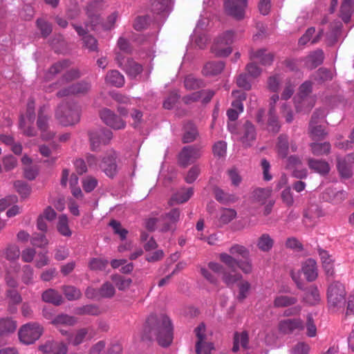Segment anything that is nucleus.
I'll return each instance as SVG.
<instances>
[{"instance_id": "obj_22", "label": "nucleus", "mask_w": 354, "mask_h": 354, "mask_svg": "<svg viewBox=\"0 0 354 354\" xmlns=\"http://www.w3.org/2000/svg\"><path fill=\"white\" fill-rule=\"evenodd\" d=\"M49 117L43 113L41 109L39 110L38 118L37 120V128L41 131V136L43 140H48L54 137V133L48 131Z\"/></svg>"}, {"instance_id": "obj_53", "label": "nucleus", "mask_w": 354, "mask_h": 354, "mask_svg": "<svg viewBox=\"0 0 354 354\" xmlns=\"http://www.w3.org/2000/svg\"><path fill=\"white\" fill-rule=\"evenodd\" d=\"M236 216V212L234 209L226 208L221 210L219 221L222 224L230 223Z\"/></svg>"}, {"instance_id": "obj_50", "label": "nucleus", "mask_w": 354, "mask_h": 354, "mask_svg": "<svg viewBox=\"0 0 354 354\" xmlns=\"http://www.w3.org/2000/svg\"><path fill=\"white\" fill-rule=\"evenodd\" d=\"M270 196V192L263 188H257L252 192V198L259 204H264Z\"/></svg>"}, {"instance_id": "obj_20", "label": "nucleus", "mask_w": 354, "mask_h": 354, "mask_svg": "<svg viewBox=\"0 0 354 354\" xmlns=\"http://www.w3.org/2000/svg\"><path fill=\"white\" fill-rule=\"evenodd\" d=\"M307 163L310 169L321 176H325L330 172V165L328 162L324 160L309 158L307 160Z\"/></svg>"}, {"instance_id": "obj_19", "label": "nucleus", "mask_w": 354, "mask_h": 354, "mask_svg": "<svg viewBox=\"0 0 354 354\" xmlns=\"http://www.w3.org/2000/svg\"><path fill=\"white\" fill-rule=\"evenodd\" d=\"M324 59V53L322 49H317L310 53L303 59L304 66L309 70H313L321 65Z\"/></svg>"}, {"instance_id": "obj_3", "label": "nucleus", "mask_w": 354, "mask_h": 354, "mask_svg": "<svg viewBox=\"0 0 354 354\" xmlns=\"http://www.w3.org/2000/svg\"><path fill=\"white\" fill-rule=\"evenodd\" d=\"M346 290L344 285L339 281L332 283L328 288L327 298L330 308H339L344 306Z\"/></svg>"}, {"instance_id": "obj_24", "label": "nucleus", "mask_w": 354, "mask_h": 354, "mask_svg": "<svg viewBox=\"0 0 354 354\" xmlns=\"http://www.w3.org/2000/svg\"><path fill=\"white\" fill-rule=\"evenodd\" d=\"M250 59H258L259 62L263 66H270L274 61V55L270 53H266V50L264 48L259 49L257 50H250Z\"/></svg>"}, {"instance_id": "obj_2", "label": "nucleus", "mask_w": 354, "mask_h": 354, "mask_svg": "<svg viewBox=\"0 0 354 354\" xmlns=\"http://www.w3.org/2000/svg\"><path fill=\"white\" fill-rule=\"evenodd\" d=\"M55 118L63 126H70L80 121V110L72 103H62L55 112Z\"/></svg>"}, {"instance_id": "obj_30", "label": "nucleus", "mask_w": 354, "mask_h": 354, "mask_svg": "<svg viewBox=\"0 0 354 354\" xmlns=\"http://www.w3.org/2000/svg\"><path fill=\"white\" fill-rule=\"evenodd\" d=\"M274 244V239L268 233L262 234L257 241V246L259 250L263 252H270Z\"/></svg>"}, {"instance_id": "obj_36", "label": "nucleus", "mask_w": 354, "mask_h": 354, "mask_svg": "<svg viewBox=\"0 0 354 354\" xmlns=\"http://www.w3.org/2000/svg\"><path fill=\"white\" fill-rule=\"evenodd\" d=\"M298 301L295 297L288 295L277 296L274 300V306L276 308H284L295 305Z\"/></svg>"}, {"instance_id": "obj_41", "label": "nucleus", "mask_w": 354, "mask_h": 354, "mask_svg": "<svg viewBox=\"0 0 354 354\" xmlns=\"http://www.w3.org/2000/svg\"><path fill=\"white\" fill-rule=\"evenodd\" d=\"M52 323L55 325H65V326H73L77 323V319L66 314H60L56 316L52 321Z\"/></svg>"}, {"instance_id": "obj_4", "label": "nucleus", "mask_w": 354, "mask_h": 354, "mask_svg": "<svg viewBox=\"0 0 354 354\" xmlns=\"http://www.w3.org/2000/svg\"><path fill=\"white\" fill-rule=\"evenodd\" d=\"M234 32L227 30L218 37L212 47V52L218 57H227L232 53L230 45L233 42Z\"/></svg>"}, {"instance_id": "obj_52", "label": "nucleus", "mask_w": 354, "mask_h": 354, "mask_svg": "<svg viewBox=\"0 0 354 354\" xmlns=\"http://www.w3.org/2000/svg\"><path fill=\"white\" fill-rule=\"evenodd\" d=\"M84 47L86 48L90 52L98 51L97 40L91 35H88L82 38Z\"/></svg>"}, {"instance_id": "obj_48", "label": "nucleus", "mask_w": 354, "mask_h": 354, "mask_svg": "<svg viewBox=\"0 0 354 354\" xmlns=\"http://www.w3.org/2000/svg\"><path fill=\"white\" fill-rule=\"evenodd\" d=\"M111 279L120 290L128 289L132 283L131 279L119 274L113 275Z\"/></svg>"}, {"instance_id": "obj_29", "label": "nucleus", "mask_w": 354, "mask_h": 354, "mask_svg": "<svg viewBox=\"0 0 354 354\" xmlns=\"http://www.w3.org/2000/svg\"><path fill=\"white\" fill-rule=\"evenodd\" d=\"M302 271L308 281H313L317 277V265L315 261L308 259L302 267Z\"/></svg>"}, {"instance_id": "obj_54", "label": "nucleus", "mask_w": 354, "mask_h": 354, "mask_svg": "<svg viewBox=\"0 0 354 354\" xmlns=\"http://www.w3.org/2000/svg\"><path fill=\"white\" fill-rule=\"evenodd\" d=\"M109 263L108 260L100 258H92L89 261L88 267L91 270H104Z\"/></svg>"}, {"instance_id": "obj_5", "label": "nucleus", "mask_w": 354, "mask_h": 354, "mask_svg": "<svg viewBox=\"0 0 354 354\" xmlns=\"http://www.w3.org/2000/svg\"><path fill=\"white\" fill-rule=\"evenodd\" d=\"M42 333V328L36 322H30L23 325L19 330V338L24 344H33Z\"/></svg>"}, {"instance_id": "obj_21", "label": "nucleus", "mask_w": 354, "mask_h": 354, "mask_svg": "<svg viewBox=\"0 0 354 354\" xmlns=\"http://www.w3.org/2000/svg\"><path fill=\"white\" fill-rule=\"evenodd\" d=\"M342 24L339 21H334L330 24L329 30L326 34V40L328 46L335 45L341 35Z\"/></svg>"}, {"instance_id": "obj_38", "label": "nucleus", "mask_w": 354, "mask_h": 354, "mask_svg": "<svg viewBox=\"0 0 354 354\" xmlns=\"http://www.w3.org/2000/svg\"><path fill=\"white\" fill-rule=\"evenodd\" d=\"M184 85L187 90H196L203 87L204 82L202 80L196 77L192 74H190L185 77Z\"/></svg>"}, {"instance_id": "obj_7", "label": "nucleus", "mask_w": 354, "mask_h": 354, "mask_svg": "<svg viewBox=\"0 0 354 354\" xmlns=\"http://www.w3.org/2000/svg\"><path fill=\"white\" fill-rule=\"evenodd\" d=\"M247 5V0H225L224 10L227 15L240 21L245 17Z\"/></svg>"}, {"instance_id": "obj_25", "label": "nucleus", "mask_w": 354, "mask_h": 354, "mask_svg": "<svg viewBox=\"0 0 354 354\" xmlns=\"http://www.w3.org/2000/svg\"><path fill=\"white\" fill-rule=\"evenodd\" d=\"M308 134L313 140L321 141L326 138L328 133L324 126L319 123H309Z\"/></svg>"}, {"instance_id": "obj_39", "label": "nucleus", "mask_w": 354, "mask_h": 354, "mask_svg": "<svg viewBox=\"0 0 354 354\" xmlns=\"http://www.w3.org/2000/svg\"><path fill=\"white\" fill-rule=\"evenodd\" d=\"M353 12L352 0H343L340 7V17L344 22L348 23Z\"/></svg>"}, {"instance_id": "obj_17", "label": "nucleus", "mask_w": 354, "mask_h": 354, "mask_svg": "<svg viewBox=\"0 0 354 354\" xmlns=\"http://www.w3.org/2000/svg\"><path fill=\"white\" fill-rule=\"evenodd\" d=\"M39 350L45 354H66L68 348L64 342L48 340L39 346Z\"/></svg>"}, {"instance_id": "obj_26", "label": "nucleus", "mask_w": 354, "mask_h": 354, "mask_svg": "<svg viewBox=\"0 0 354 354\" xmlns=\"http://www.w3.org/2000/svg\"><path fill=\"white\" fill-rule=\"evenodd\" d=\"M311 153L316 156H328L331 151L329 142H319L317 141L309 144Z\"/></svg>"}, {"instance_id": "obj_64", "label": "nucleus", "mask_w": 354, "mask_h": 354, "mask_svg": "<svg viewBox=\"0 0 354 354\" xmlns=\"http://www.w3.org/2000/svg\"><path fill=\"white\" fill-rule=\"evenodd\" d=\"M309 351L310 346L304 342H298L291 350L292 354H308Z\"/></svg>"}, {"instance_id": "obj_11", "label": "nucleus", "mask_w": 354, "mask_h": 354, "mask_svg": "<svg viewBox=\"0 0 354 354\" xmlns=\"http://www.w3.org/2000/svg\"><path fill=\"white\" fill-rule=\"evenodd\" d=\"M90 89L91 84L83 80L59 90L57 93V96L62 97L71 95H85L90 91Z\"/></svg>"}, {"instance_id": "obj_35", "label": "nucleus", "mask_w": 354, "mask_h": 354, "mask_svg": "<svg viewBox=\"0 0 354 354\" xmlns=\"http://www.w3.org/2000/svg\"><path fill=\"white\" fill-rule=\"evenodd\" d=\"M106 82L114 86L121 87L124 83V78L119 71L113 70L106 74Z\"/></svg>"}, {"instance_id": "obj_47", "label": "nucleus", "mask_w": 354, "mask_h": 354, "mask_svg": "<svg viewBox=\"0 0 354 354\" xmlns=\"http://www.w3.org/2000/svg\"><path fill=\"white\" fill-rule=\"evenodd\" d=\"M62 291L66 298L69 301L77 300L82 296L80 290L73 286H62Z\"/></svg>"}, {"instance_id": "obj_62", "label": "nucleus", "mask_w": 354, "mask_h": 354, "mask_svg": "<svg viewBox=\"0 0 354 354\" xmlns=\"http://www.w3.org/2000/svg\"><path fill=\"white\" fill-rule=\"evenodd\" d=\"M231 254L240 255L242 258H248L250 256L249 250L244 246L235 244L230 248Z\"/></svg>"}, {"instance_id": "obj_8", "label": "nucleus", "mask_w": 354, "mask_h": 354, "mask_svg": "<svg viewBox=\"0 0 354 354\" xmlns=\"http://www.w3.org/2000/svg\"><path fill=\"white\" fill-rule=\"evenodd\" d=\"M202 156V149L197 145L184 147L178 154V163L183 167L194 162Z\"/></svg>"}, {"instance_id": "obj_37", "label": "nucleus", "mask_w": 354, "mask_h": 354, "mask_svg": "<svg viewBox=\"0 0 354 354\" xmlns=\"http://www.w3.org/2000/svg\"><path fill=\"white\" fill-rule=\"evenodd\" d=\"M194 192L192 188H188L187 189H182L173 195L171 199V204L173 205V202L176 203H183L187 202L190 197L192 196Z\"/></svg>"}, {"instance_id": "obj_12", "label": "nucleus", "mask_w": 354, "mask_h": 354, "mask_svg": "<svg viewBox=\"0 0 354 354\" xmlns=\"http://www.w3.org/2000/svg\"><path fill=\"white\" fill-rule=\"evenodd\" d=\"M100 116L107 126L113 129H122L126 127V122L109 109H102L100 113Z\"/></svg>"}, {"instance_id": "obj_34", "label": "nucleus", "mask_w": 354, "mask_h": 354, "mask_svg": "<svg viewBox=\"0 0 354 354\" xmlns=\"http://www.w3.org/2000/svg\"><path fill=\"white\" fill-rule=\"evenodd\" d=\"M337 169L341 176L344 178H350L353 176L351 166L346 158H337Z\"/></svg>"}, {"instance_id": "obj_51", "label": "nucleus", "mask_w": 354, "mask_h": 354, "mask_svg": "<svg viewBox=\"0 0 354 354\" xmlns=\"http://www.w3.org/2000/svg\"><path fill=\"white\" fill-rule=\"evenodd\" d=\"M36 24L43 37H47L52 32L53 27L50 22L43 19H38L36 21Z\"/></svg>"}, {"instance_id": "obj_33", "label": "nucleus", "mask_w": 354, "mask_h": 354, "mask_svg": "<svg viewBox=\"0 0 354 354\" xmlns=\"http://www.w3.org/2000/svg\"><path fill=\"white\" fill-rule=\"evenodd\" d=\"M69 64L70 62L67 59L59 61L54 64L46 73L44 77L45 80L46 81L52 80L55 75L61 73L64 68H66L69 66Z\"/></svg>"}, {"instance_id": "obj_16", "label": "nucleus", "mask_w": 354, "mask_h": 354, "mask_svg": "<svg viewBox=\"0 0 354 354\" xmlns=\"http://www.w3.org/2000/svg\"><path fill=\"white\" fill-rule=\"evenodd\" d=\"M116 59L119 66L132 77H136L142 71V65L138 64L132 59L128 58L126 61L124 59L122 61V58H120V55L118 54L116 56Z\"/></svg>"}, {"instance_id": "obj_40", "label": "nucleus", "mask_w": 354, "mask_h": 354, "mask_svg": "<svg viewBox=\"0 0 354 354\" xmlns=\"http://www.w3.org/2000/svg\"><path fill=\"white\" fill-rule=\"evenodd\" d=\"M17 328V324L11 319H0V335L13 333Z\"/></svg>"}, {"instance_id": "obj_55", "label": "nucleus", "mask_w": 354, "mask_h": 354, "mask_svg": "<svg viewBox=\"0 0 354 354\" xmlns=\"http://www.w3.org/2000/svg\"><path fill=\"white\" fill-rule=\"evenodd\" d=\"M306 328V335L309 337H314L317 335V327L313 315L308 313L306 315V322L304 327Z\"/></svg>"}, {"instance_id": "obj_31", "label": "nucleus", "mask_w": 354, "mask_h": 354, "mask_svg": "<svg viewBox=\"0 0 354 354\" xmlns=\"http://www.w3.org/2000/svg\"><path fill=\"white\" fill-rule=\"evenodd\" d=\"M224 66L225 64L223 62H209L205 65L203 73L206 76L216 75L222 72Z\"/></svg>"}, {"instance_id": "obj_59", "label": "nucleus", "mask_w": 354, "mask_h": 354, "mask_svg": "<svg viewBox=\"0 0 354 354\" xmlns=\"http://www.w3.org/2000/svg\"><path fill=\"white\" fill-rule=\"evenodd\" d=\"M236 84L239 87L250 91L252 88L250 77L247 73H241L236 78Z\"/></svg>"}, {"instance_id": "obj_60", "label": "nucleus", "mask_w": 354, "mask_h": 354, "mask_svg": "<svg viewBox=\"0 0 354 354\" xmlns=\"http://www.w3.org/2000/svg\"><path fill=\"white\" fill-rule=\"evenodd\" d=\"M109 225L113 228L114 233L120 236L121 240L126 239L128 231L122 227L119 221L113 219L110 221Z\"/></svg>"}, {"instance_id": "obj_58", "label": "nucleus", "mask_w": 354, "mask_h": 354, "mask_svg": "<svg viewBox=\"0 0 354 354\" xmlns=\"http://www.w3.org/2000/svg\"><path fill=\"white\" fill-rule=\"evenodd\" d=\"M220 260L230 268L232 271H235L239 259L227 253H221L220 254Z\"/></svg>"}, {"instance_id": "obj_6", "label": "nucleus", "mask_w": 354, "mask_h": 354, "mask_svg": "<svg viewBox=\"0 0 354 354\" xmlns=\"http://www.w3.org/2000/svg\"><path fill=\"white\" fill-rule=\"evenodd\" d=\"M89 140L91 148L93 151L100 149L101 145H108L113 138V133L111 130L101 128L89 131Z\"/></svg>"}, {"instance_id": "obj_45", "label": "nucleus", "mask_w": 354, "mask_h": 354, "mask_svg": "<svg viewBox=\"0 0 354 354\" xmlns=\"http://www.w3.org/2000/svg\"><path fill=\"white\" fill-rule=\"evenodd\" d=\"M196 335L198 338V341L196 344V352L197 354H205V352L201 350V344L203 342L206 338L205 332V326L203 323L198 325L196 329Z\"/></svg>"}, {"instance_id": "obj_57", "label": "nucleus", "mask_w": 354, "mask_h": 354, "mask_svg": "<svg viewBox=\"0 0 354 354\" xmlns=\"http://www.w3.org/2000/svg\"><path fill=\"white\" fill-rule=\"evenodd\" d=\"M245 71L250 78L256 79L261 75L262 69L255 62H251L246 65Z\"/></svg>"}, {"instance_id": "obj_13", "label": "nucleus", "mask_w": 354, "mask_h": 354, "mask_svg": "<svg viewBox=\"0 0 354 354\" xmlns=\"http://www.w3.org/2000/svg\"><path fill=\"white\" fill-rule=\"evenodd\" d=\"M95 331L92 327L82 328L75 333L68 334L67 341L73 346H78L86 340H91L95 336Z\"/></svg>"}, {"instance_id": "obj_42", "label": "nucleus", "mask_w": 354, "mask_h": 354, "mask_svg": "<svg viewBox=\"0 0 354 354\" xmlns=\"http://www.w3.org/2000/svg\"><path fill=\"white\" fill-rule=\"evenodd\" d=\"M75 313L79 315H88L96 316L100 314V310L97 305L88 304L77 308Z\"/></svg>"}, {"instance_id": "obj_23", "label": "nucleus", "mask_w": 354, "mask_h": 354, "mask_svg": "<svg viewBox=\"0 0 354 354\" xmlns=\"http://www.w3.org/2000/svg\"><path fill=\"white\" fill-rule=\"evenodd\" d=\"M242 136L241 140L244 145L249 147L251 142L256 139V129L254 125L249 120H246L241 127Z\"/></svg>"}, {"instance_id": "obj_10", "label": "nucleus", "mask_w": 354, "mask_h": 354, "mask_svg": "<svg viewBox=\"0 0 354 354\" xmlns=\"http://www.w3.org/2000/svg\"><path fill=\"white\" fill-rule=\"evenodd\" d=\"M278 329L283 335H290L295 331H301L304 329V323L300 318H289L282 319L279 322Z\"/></svg>"}, {"instance_id": "obj_44", "label": "nucleus", "mask_w": 354, "mask_h": 354, "mask_svg": "<svg viewBox=\"0 0 354 354\" xmlns=\"http://www.w3.org/2000/svg\"><path fill=\"white\" fill-rule=\"evenodd\" d=\"M57 228L58 232L64 236H71L72 232L68 227V221L66 215L63 214L59 217Z\"/></svg>"}, {"instance_id": "obj_28", "label": "nucleus", "mask_w": 354, "mask_h": 354, "mask_svg": "<svg viewBox=\"0 0 354 354\" xmlns=\"http://www.w3.org/2000/svg\"><path fill=\"white\" fill-rule=\"evenodd\" d=\"M42 300L47 303L59 306L63 302L62 296L55 289L49 288L45 290L41 295Z\"/></svg>"}, {"instance_id": "obj_43", "label": "nucleus", "mask_w": 354, "mask_h": 354, "mask_svg": "<svg viewBox=\"0 0 354 354\" xmlns=\"http://www.w3.org/2000/svg\"><path fill=\"white\" fill-rule=\"evenodd\" d=\"M86 14L88 19L85 22V26L91 27L92 30H96L97 27L102 24L100 16L89 10H87Z\"/></svg>"}, {"instance_id": "obj_18", "label": "nucleus", "mask_w": 354, "mask_h": 354, "mask_svg": "<svg viewBox=\"0 0 354 354\" xmlns=\"http://www.w3.org/2000/svg\"><path fill=\"white\" fill-rule=\"evenodd\" d=\"M289 147H290L291 151L295 152L297 149V145L295 142L291 140L290 142L288 141V137L287 135L281 134L277 138V149L279 156L281 158H285L288 154Z\"/></svg>"}, {"instance_id": "obj_32", "label": "nucleus", "mask_w": 354, "mask_h": 354, "mask_svg": "<svg viewBox=\"0 0 354 354\" xmlns=\"http://www.w3.org/2000/svg\"><path fill=\"white\" fill-rule=\"evenodd\" d=\"M304 301L310 306L317 305L319 302L320 295L317 286H311L306 289Z\"/></svg>"}, {"instance_id": "obj_56", "label": "nucleus", "mask_w": 354, "mask_h": 354, "mask_svg": "<svg viewBox=\"0 0 354 354\" xmlns=\"http://www.w3.org/2000/svg\"><path fill=\"white\" fill-rule=\"evenodd\" d=\"M30 243L33 246L44 248L48 244V241L44 234L35 233L30 239Z\"/></svg>"}, {"instance_id": "obj_15", "label": "nucleus", "mask_w": 354, "mask_h": 354, "mask_svg": "<svg viewBox=\"0 0 354 354\" xmlns=\"http://www.w3.org/2000/svg\"><path fill=\"white\" fill-rule=\"evenodd\" d=\"M151 12L160 18H165L171 9V0H150Z\"/></svg>"}, {"instance_id": "obj_1", "label": "nucleus", "mask_w": 354, "mask_h": 354, "mask_svg": "<svg viewBox=\"0 0 354 354\" xmlns=\"http://www.w3.org/2000/svg\"><path fill=\"white\" fill-rule=\"evenodd\" d=\"M142 340L156 338L162 347L169 346L173 340V326L170 319L165 315H151L147 318L141 336Z\"/></svg>"}, {"instance_id": "obj_27", "label": "nucleus", "mask_w": 354, "mask_h": 354, "mask_svg": "<svg viewBox=\"0 0 354 354\" xmlns=\"http://www.w3.org/2000/svg\"><path fill=\"white\" fill-rule=\"evenodd\" d=\"M184 133L182 138L183 143H189L194 141L198 136V132L195 124L192 122H187L185 124Z\"/></svg>"}, {"instance_id": "obj_46", "label": "nucleus", "mask_w": 354, "mask_h": 354, "mask_svg": "<svg viewBox=\"0 0 354 354\" xmlns=\"http://www.w3.org/2000/svg\"><path fill=\"white\" fill-rule=\"evenodd\" d=\"M242 279V275L235 271L227 272L225 270L223 274L222 279L223 282L229 287L233 286L236 282Z\"/></svg>"}, {"instance_id": "obj_9", "label": "nucleus", "mask_w": 354, "mask_h": 354, "mask_svg": "<svg viewBox=\"0 0 354 354\" xmlns=\"http://www.w3.org/2000/svg\"><path fill=\"white\" fill-rule=\"evenodd\" d=\"M180 211L179 209L174 208L169 212L162 214L160 217V231L167 232L175 231L176 223L180 220Z\"/></svg>"}, {"instance_id": "obj_49", "label": "nucleus", "mask_w": 354, "mask_h": 354, "mask_svg": "<svg viewBox=\"0 0 354 354\" xmlns=\"http://www.w3.org/2000/svg\"><path fill=\"white\" fill-rule=\"evenodd\" d=\"M100 297L101 298H111L115 293L114 286L109 281L104 283L99 288Z\"/></svg>"}, {"instance_id": "obj_63", "label": "nucleus", "mask_w": 354, "mask_h": 354, "mask_svg": "<svg viewBox=\"0 0 354 354\" xmlns=\"http://www.w3.org/2000/svg\"><path fill=\"white\" fill-rule=\"evenodd\" d=\"M5 254L8 260L14 261L20 255L19 248L17 245H10L6 249Z\"/></svg>"}, {"instance_id": "obj_61", "label": "nucleus", "mask_w": 354, "mask_h": 354, "mask_svg": "<svg viewBox=\"0 0 354 354\" xmlns=\"http://www.w3.org/2000/svg\"><path fill=\"white\" fill-rule=\"evenodd\" d=\"M315 80L319 82L331 80L333 74L331 71L326 68H319L315 73Z\"/></svg>"}, {"instance_id": "obj_14", "label": "nucleus", "mask_w": 354, "mask_h": 354, "mask_svg": "<svg viewBox=\"0 0 354 354\" xmlns=\"http://www.w3.org/2000/svg\"><path fill=\"white\" fill-rule=\"evenodd\" d=\"M116 158V153L111 151L108 152L102 160L101 167L106 175L110 178H113L118 172Z\"/></svg>"}]
</instances>
